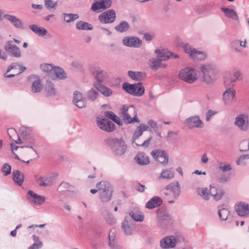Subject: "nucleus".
Returning <instances> with one entry per match:
<instances>
[{"label":"nucleus","mask_w":249,"mask_h":249,"mask_svg":"<svg viewBox=\"0 0 249 249\" xmlns=\"http://www.w3.org/2000/svg\"><path fill=\"white\" fill-rule=\"evenodd\" d=\"M98 90L94 87L88 92V98L89 100L93 101L97 97Z\"/></svg>","instance_id":"50"},{"label":"nucleus","mask_w":249,"mask_h":249,"mask_svg":"<svg viewBox=\"0 0 249 249\" xmlns=\"http://www.w3.org/2000/svg\"><path fill=\"white\" fill-rule=\"evenodd\" d=\"M230 179V175L223 174L220 177L218 178V181L220 183H225L229 181Z\"/></svg>","instance_id":"62"},{"label":"nucleus","mask_w":249,"mask_h":249,"mask_svg":"<svg viewBox=\"0 0 249 249\" xmlns=\"http://www.w3.org/2000/svg\"><path fill=\"white\" fill-rule=\"evenodd\" d=\"M135 160L139 165H147L149 163L148 157L143 152H139L135 157Z\"/></svg>","instance_id":"30"},{"label":"nucleus","mask_w":249,"mask_h":249,"mask_svg":"<svg viewBox=\"0 0 249 249\" xmlns=\"http://www.w3.org/2000/svg\"><path fill=\"white\" fill-rule=\"evenodd\" d=\"M19 133L23 139L28 141V144L23 146L22 147L30 148L33 149L35 152H36L33 148L35 146V139L31 134L30 128L23 126L20 128Z\"/></svg>","instance_id":"10"},{"label":"nucleus","mask_w":249,"mask_h":249,"mask_svg":"<svg viewBox=\"0 0 249 249\" xmlns=\"http://www.w3.org/2000/svg\"><path fill=\"white\" fill-rule=\"evenodd\" d=\"M109 242L108 245L111 249H123L122 247L118 245L115 241V236L114 233L111 231H110L108 234Z\"/></svg>","instance_id":"41"},{"label":"nucleus","mask_w":249,"mask_h":249,"mask_svg":"<svg viewBox=\"0 0 249 249\" xmlns=\"http://www.w3.org/2000/svg\"><path fill=\"white\" fill-rule=\"evenodd\" d=\"M197 194L203 199L208 200L209 199L211 196V189H209L206 187H198L196 190Z\"/></svg>","instance_id":"32"},{"label":"nucleus","mask_w":249,"mask_h":249,"mask_svg":"<svg viewBox=\"0 0 249 249\" xmlns=\"http://www.w3.org/2000/svg\"><path fill=\"white\" fill-rule=\"evenodd\" d=\"M5 50L12 56L15 57H20L21 53L19 48L16 45L11 44L10 42H7L5 46Z\"/></svg>","instance_id":"21"},{"label":"nucleus","mask_w":249,"mask_h":249,"mask_svg":"<svg viewBox=\"0 0 249 249\" xmlns=\"http://www.w3.org/2000/svg\"><path fill=\"white\" fill-rule=\"evenodd\" d=\"M111 4V0H101L93 3L91 5V10L93 11H96L101 9H106L109 8Z\"/></svg>","instance_id":"20"},{"label":"nucleus","mask_w":249,"mask_h":249,"mask_svg":"<svg viewBox=\"0 0 249 249\" xmlns=\"http://www.w3.org/2000/svg\"><path fill=\"white\" fill-rule=\"evenodd\" d=\"M162 204V200L160 197L154 196L146 203L145 208L148 209H153L160 207Z\"/></svg>","instance_id":"25"},{"label":"nucleus","mask_w":249,"mask_h":249,"mask_svg":"<svg viewBox=\"0 0 249 249\" xmlns=\"http://www.w3.org/2000/svg\"><path fill=\"white\" fill-rule=\"evenodd\" d=\"M151 155L157 161L164 165L168 163L169 156L164 151L159 150L153 151L151 152Z\"/></svg>","instance_id":"14"},{"label":"nucleus","mask_w":249,"mask_h":249,"mask_svg":"<svg viewBox=\"0 0 249 249\" xmlns=\"http://www.w3.org/2000/svg\"><path fill=\"white\" fill-rule=\"evenodd\" d=\"M43 89V85L41 84V80L37 79L33 82L31 87V91L33 93H37L40 92Z\"/></svg>","instance_id":"43"},{"label":"nucleus","mask_w":249,"mask_h":249,"mask_svg":"<svg viewBox=\"0 0 249 249\" xmlns=\"http://www.w3.org/2000/svg\"><path fill=\"white\" fill-rule=\"evenodd\" d=\"M239 147L241 152H246L249 150V141L247 140L242 141L239 145Z\"/></svg>","instance_id":"55"},{"label":"nucleus","mask_w":249,"mask_h":249,"mask_svg":"<svg viewBox=\"0 0 249 249\" xmlns=\"http://www.w3.org/2000/svg\"><path fill=\"white\" fill-rule=\"evenodd\" d=\"M217 113L216 111L210 109L206 113V121L208 122L211 117Z\"/></svg>","instance_id":"64"},{"label":"nucleus","mask_w":249,"mask_h":249,"mask_svg":"<svg viewBox=\"0 0 249 249\" xmlns=\"http://www.w3.org/2000/svg\"><path fill=\"white\" fill-rule=\"evenodd\" d=\"M130 28L129 23L126 21H122L120 23L115 26L114 29L117 32L122 33L125 32L128 30Z\"/></svg>","instance_id":"40"},{"label":"nucleus","mask_w":249,"mask_h":249,"mask_svg":"<svg viewBox=\"0 0 249 249\" xmlns=\"http://www.w3.org/2000/svg\"><path fill=\"white\" fill-rule=\"evenodd\" d=\"M45 90L49 96L55 94V89L53 84L51 81H47L45 85Z\"/></svg>","instance_id":"47"},{"label":"nucleus","mask_w":249,"mask_h":249,"mask_svg":"<svg viewBox=\"0 0 249 249\" xmlns=\"http://www.w3.org/2000/svg\"><path fill=\"white\" fill-rule=\"evenodd\" d=\"M157 220L159 226L161 229L167 228L174 222L172 216L165 211H161L157 213Z\"/></svg>","instance_id":"8"},{"label":"nucleus","mask_w":249,"mask_h":249,"mask_svg":"<svg viewBox=\"0 0 249 249\" xmlns=\"http://www.w3.org/2000/svg\"><path fill=\"white\" fill-rule=\"evenodd\" d=\"M236 81V79H234L231 76H226L224 80V84L226 89H233V87L234 85V83Z\"/></svg>","instance_id":"46"},{"label":"nucleus","mask_w":249,"mask_h":249,"mask_svg":"<svg viewBox=\"0 0 249 249\" xmlns=\"http://www.w3.org/2000/svg\"><path fill=\"white\" fill-rule=\"evenodd\" d=\"M185 123L190 128H201L203 126V123L198 116L188 118L186 119Z\"/></svg>","instance_id":"18"},{"label":"nucleus","mask_w":249,"mask_h":249,"mask_svg":"<svg viewBox=\"0 0 249 249\" xmlns=\"http://www.w3.org/2000/svg\"><path fill=\"white\" fill-rule=\"evenodd\" d=\"M129 215L133 220L137 222H142L144 219L143 215L138 211L130 212Z\"/></svg>","instance_id":"45"},{"label":"nucleus","mask_w":249,"mask_h":249,"mask_svg":"<svg viewBox=\"0 0 249 249\" xmlns=\"http://www.w3.org/2000/svg\"><path fill=\"white\" fill-rule=\"evenodd\" d=\"M122 229L125 234L127 235H131L132 234V229L128 225L127 222L125 220L122 223Z\"/></svg>","instance_id":"53"},{"label":"nucleus","mask_w":249,"mask_h":249,"mask_svg":"<svg viewBox=\"0 0 249 249\" xmlns=\"http://www.w3.org/2000/svg\"><path fill=\"white\" fill-rule=\"evenodd\" d=\"M166 189L170 191L175 198L178 197L180 194V187L178 182L172 183L166 187Z\"/></svg>","instance_id":"27"},{"label":"nucleus","mask_w":249,"mask_h":249,"mask_svg":"<svg viewBox=\"0 0 249 249\" xmlns=\"http://www.w3.org/2000/svg\"><path fill=\"white\" fill-rule=\"evenodd\" d=\"M234 210L237 214L241 217L249 216V205L244 202H238L234 206Z\"/></svg>","instance_id":"15"},{"label":"nucleus","mask_w":249,"mask_h":249,"mask_svg":"<svg viewBox=\"0 0 249 249\" xmlns=\"http://www.w3.org/2000/svg\"><path fill=\"white\" fill-rule=\"evenodd\" d=\"M234 125L243 131L249 129V116L247 113H242L237 115L235 119Z\"/></svg>","instance_id":"11"},{"label":"nucleus","mask_w":249,"mask_h":249,"mask_svg":"<svg viewBox=\"0 0 249 249\" xmlns=\"http://www.w3.org/2000/svg\"><path fill=\"white\" fill-rule=\"evenodd\" d=\"M220 10L221 11L224 13L225 15L227 17L236 21L239 20L238 17L236 14V12L234 10L225 7H221Z\"/></svg>","instance_id":"35"},{"label":"nucleus","mask_w":249,"mask_h":249,"mask_svg":"<svg viewBox=\"0 0 249 249\" xmlns=\"http://www.w3.org/2000/svg\"><path fill=\"white\" fill-rule=\"evenodd\" d=\"M64 20L67 23H70L79 18V15L76 14H63Z\"/></svg>","instance_id":"48"},{"label":"nucleus","mask_w":249,"mask_h":249,"mask_svg":"<svg viewBox=\"0 0 249 249\" xmlns=\"http://www.w3.org/2000/svg\"><path fill=\"white\" fill-rule=\"evenodd\" d=\"M194 51V53H191L193 55L191 57L192 58L197 60H202L205 58V54L204 52L197 51L196 49Z\"/></svg>","instance_id":"52"},{"label":"nucleus","mask_w":249,"mask_h":249,"mask_svg":"<svg viewBox=\"0 0 249 249\" xmlns=\"http://www.w3.org/2000/svg\"><path fill=\"white\" fill-rule=\"evenodd\" d=\"M218 216L221 220L225 221L228 219L230 211L225 208H222L218 211Z\"/></svg>","instance_id":"51"},{"label":"nucleus","mask_w":249,"mask_h":249,"mask_svg":"<svg viewBox=\"0 0 249 249\" xmlns=\"http://www.w3.org/2000/svg\"><path fill=\"white\" fill-rule=\"evenodd\" d=\"M123 88L127 93L136 96H141L144 92V88L142 83L130 84L124 82Z\"/></svg>","instance_id":"7"},{"label":"nucleus","mask_w":249,"mask_h":249,"mask_svg":"<svg viewBox=\"0 0 249 249\" xmlns=\"http://www.w3.org/2000/svg\"><path fill=\"white\" fill-rule=\"evenodd\" d=\"M45 6L48 9L55 8L57 5V1L53 2L52 0H45Z\"/></svg>","instance_id":"59"},{"label":"nucleus","mask_w":249,"mask_h":249,"mask_svg":"<svg viewBox=\"0 0 249 249\" xmlns=\"http://www.w3.org/2000/svg\"><path fill=\"white\" fill-rule=\"evenodd\" d=\"M129 76L133 80L140 81L145 78L146 75L144 73L141 71H128Z\"/></svg>","instance_id":"39"},{"label":"nucleus","mask_w":249,"mask_h":249,"mask_svg":"<svg viewBox=\"0 0 249 249\" xmlns=\"http://www.w3.org/2000/svg\"><path fill=\"white\" fill-rule=\"evenodd\" d=\"M2 171L4 176H7L11 172V166L8 163H4L2 167Z\"/></svg>","instance_id":"57"},{"label":"nucleus","mask_w":249,"mask_h":249,"mask_svg":"<svg viewBox=\"0 0 249 249\" xmlns=\"http://www.w3.org/2000/svg\"><path fill=\"white\" fill-rule=\"evenodd\" d=\"M29 28L38 36H44L47 34V31L43 27H39L36 25H31Z\"/></svg>","instance_id":"37"},{"label":"nucleus","mask_w":249,"mask_h":249,"mask_svg":"<svg viewBox=\"0 0 249 249\" xmlns=\"http://www.w3.org/2000/svg\"><path fill=\"white\" fill-rule=\"evenodd\" d=\"M36 182L40 187H48L53 184V178L52 177H40L36 179Z\"/></svg>","instance_id":"26"},{"label":"nucleus","mask_w":249,"mask_h":249,"mask_svg":"<svg viewBox=\"0 0 249 249\" xmlns=\"http://www.w3.org/2000/svg\"><path fill=\"white\" fill-rule=\"evenodd\" d=\"M119 115L125 124L139 123L140 121L137 117L135 108L133 105H124L120 109Z\"/></svg>","instance_id":"3"},{"label":"nucleus","mask_w":249,"mask_h":249,"mask_svg":"<svg viewBox=\"0 0 249 249\" xmlns=\"http://www.w3.org/2000/svg\"><path fill=\"white\" fill-rule=\"evenodd\" d=\"M67 77V74L65 71L59 67H55L53 73L52 79H54L57 78L59 79H64Z\"/></svg>","instance_id":"33"},{"label":"nucleus","mask_w":249,"mask_h":249,"mask_svg":"<svg viewBox=\"0 0 249 249\" xmlns=\"http://www.w3.org/2000/svg\"><path fill=\"white\" fill-rule=\"evenodd\" d=\"M14 181L19 186H21L24 180L23 174L19 170H14L12 172Z\"/></svg>","instance_id":"31"},{"label":"nucleus","mask_w":249,"mask_h":249,"mask_svg":"<svg viewBox=\"0 0 249 249\" xmlns=\"http://www.w3.org/2000/svg\"><path fill=\"white\" fill-rule=\"evenodd\" d=\"M184 241L182 234L179 232L174 233L172 235L166 236L160 241V246L162 249L174 248L176 245Z\"/></svg>","instance_id":"4"},{"label":"nucleus","mask_w":249,"mask_h":249,"mask_svg":"<svg viewBox=\"0 0 249 249\" xmlns=\"http://www.w3.org/2000/svg\"><path fill=\"white\" fill-rule=\"evenodd\" d=\"M143 133L142 130L141 129L139 128V126L137 127V129L134 132L132 139V143H135L136 140L141 136L142 135Z\"/></svg>","instance_id":"58"},{"label":"nucleus","mask_w":249,"mask_h":249,"mask_svg":"<svg viewBox=\"0 0 249 249\" xmlns=\"http://www.w3.org/2000/svg\"><path fill=\"white\" fill-rule=\"evenodd\" d=\"M76 28L78 30H91L93 29V26L91 24L83 21H78L76 24Z\"/></svg>","instance_id":"44"},{"label":"nucleus","mask_w":249,"mask_h":249,"mask_svg":"<svg viewBox=\"0 0 249 249\" xmlns=\"http://www.w3.org/2000/svg\"><path fill=\"white\" fill-rule=\"evenodd\" d=\"M105 116L112 121H114L115 118H117V116L113 112L109 111H106L104 112Z\"/></svg>","instance_id":"61"},{"label":"nucleus","mask_w":249,"mask_h":249,"mask_svg":"<svg viewBox=\"0 0 249 249\" xmlns=\"http://www.w3.org/2000/svg\"><path fill=\"white\" fill-rule=\"evenodd\" d=\"M96 124L100 129L105 131L111 132L115 129V125L111 121L101 116L97 117Z\"/></svg>","instance_id":"9"},{"label":"nucleus","mask_w":249,"mask_h":249,"mask_svg":"<svg viewBox=\"0 0 249 249\" xmlns=\"http://www.w3.org/2000/svg\"><path fill=\"white\" fill-rule=\"evenodd\" d=\"M96 187L99 191V196L102 202H107L111 200L113 189L109 182L100 181L97 183Z\"/></svg>","instance_id":"5"},{"label":"nucleus","mask_w":249,"mask_h":249,"mask_svg":"<svg viewBox=\"0 0 249 249\" xmlns=\"http://www.w3.org/2000/svg\"><path fill=\"white\" fill-rule=\"evenodd\" d=\"M101 212L103 218L108 224L112 225L116 222V218L107 210L103 208L101 209Z\"/></svg>","instance_id":"28"},{"label":"nucleus","mask_w":249,"mask_h":249,"mask_svg":"<svg viewBox=\"0 0 249 249\" xmlns=\"http://www.w3.org/2000/svg\"><path fill=\"white\" fill-rule=\"evenodd\" d=\"M231 47L232 49H234L237 53H240L241 50L239 48L238 40H233L230 43Z\"/></svg>","instance_id":"60"},{"label":"nucleus","mask_w":249,"mask_h":249,"mask_svg":"<svg viewBox=\"0 0 249 249\" xmlns=\"http://www.w3.org/2000/svg\"><path fill=\"white\" fill-rule=\"evenodd\" d=\"M27 198L31 204L36 206L41 205L46 199L45 196L39 195L32 190H29L28 192Z\"/></svg>","instance_id":"12"},{"label":"nucleus","mask_w":249,"mask_h":249,"mask_svg":"<svg viewBox=\"0 0 249 249\" xmlns=\"http://www.w3.org/2000/svg\"><path fill=\"white\" fill-rule=\"evenodd\" d=\"M147 124L149 127H150L154 131H156L158 128L157 123L153 120H149L147 122Z\"/></svg>","instance_id":"63"},{"label":"nucleus","mask_w":249,"mask_h":249,"mask_svg":"<svg viewBox=\"0 0 249 249\" xmlns=\"http://www.w3.org/2000/svg\"><path fill=\"white\" fill-rule=\"evenodd\" d=\"M200 70L202 73V80L206 84H213L216 79L218 72L216 66L212 63H205L201 65Z\"/></svg>","instance_id":"1"},{"label":"nucleus","mask_w":249,"mask_h":249,"mask_svg":"<svg viewBox=\"0 0 249 249\" xmlns=\"http://www.w3.org/2000/svg\"><path fill=\"white\" fill-rule=\"evenodd\" d=\"M58 192L61 194H64L66 192L71 193H76L77 190L76 188L72 185H70L66 182H62L58 188Z\"/></svg>","instance_id":"23"},{"label":"nucleus","mask_w":249,"mask_h":249,"mask_svg":"<svg viewBox=\"0 0 249 249\" xmlns=\"http://www.w3.org/2000/svg\"><path fill=\"white\" fill-rule=\"evenodd\" d=\"M235 95V91L233 89H227L223 93V100L225 105H230L232 102Z\"/></svg>","instance_id":"24"},{"label":"nucleus","mask_w":249,"mask_h":249,"mask_svg":"<svg viewBox=\"0 0 249 249\" xmlns=\"http://www.w3.org/2000/svg\"><path fill=\"white\" fill-rule=\"evenodd\" d=\"M178 78L188 84H193L197 80V72L194 69L186 67L181 69L178 73Z\"/></svg>","instance_id":"6"},{"label":"nucleus","mask_w":249,"mask_h":249,"mask_svg":"<svg viewBox=\"0 0 249 249\" xmlns=\"http://www.w3.org/2000/svg\"><path fill=\"white\" fill-rule=\"evenodd\" d=\"M55 67L50 64H43L40 65V69L47 73L51 78L53 77V73Z\"/></svg>","instance_id":"42"},{"label":"nucleus","mask_w":249,"mask_h":249,"mask_svg":"<svg viewBox=\"0 0 249 249\" xmlns=\"http://www.w3.org/2000/svg\"><path fill=\"white\" fill-rule=\"evenodd\" d=\"M122 41L124 45L129 47L138 48L142 45V41L135 36H125Z\"/></svg>","instance_id":"16"},{"label":"nucleus","mask_w":249,"mask_h":249,"mask_svg":"<svg viewBox=\"0 0 249 249\" xmlns=\"http://www.w3.org/2000/svg\"><path fill=\"white\" fill-rule=\"evenodd\" d=\"M155 53L158 58L161 59L162 61H166L170 58L169 52L165 49H157L155 50Z\"/></svg>","instance_id":"38"},{"label":"nucleus","mask_w":249,"mask_h":249,"mask_svg":"<svg viewBox=\"0 0 249 249\" xmlns=\"http://www.w3.org/2000/svg\"><path fill=\"white\" fill-rule=\"evenodd\" d=\"M174 171L172 169L166 168L161 171L159 178V179H171L174 178Z\"/></svg>","instance_id":"36"},{"label":"nucleus","mask_w":249,"mask_h":249,"mask_svg":"<svg viewBox=\"0 0 249 249\" xmlns=\"http://www.w3.org/2000/svg\"><path fill=\"white\" fill-rule=\"evenodd\" d=\"M182 48L184 51L186 53L188 54L190 57H192L193 55H192L191 53H194V51L196 50V49L193 48L192 46L188 43L184 44L182 46Z\"/></svg>","instance_id":"54"},{"label":"nucleus","mask_w":249,"mask_h":249,"mask_svg":"<svg viewBox=\"0 0 249 249\" xmlns=\"http://www.w3.org/2000/svg\"><path fill=\"white\" fill-rule=\"evenodd\" d=\"M72 102L74 105L80 108L85 107L86 106V102L84 99L83 94L77 90L73 92Z\"/></svg>","instance_id":"19"},{"label":"nucleus","mask_w":249,"mask_h":249,"mask_svg":"<svg viewBox=\"0 0 249 249\" xmlns=\"http://www.w3.org/2000/svg\"><path fill=\"white\" fill-rule=\"evenodd\" d=\"M91 70L92 74L97 82V83L101 84L108 77L107 72L102 70L99 67L92 68Z\"/></svg>","instance_id":"17"},{"label":"nucleus","mask_w":249,"mask_h":249,"mask_svg":"<svg viewBox=\"0 0 249 249\" xmlns=\"http://www.w3.org/2000/svg\"><path fill=\"white\" fill-rule=\"evenodd\" d=\"M161 61L162 60L158 58H152L150 64V68L153 71H157L160 67Z\"/></svg>","instance_id":"49"},{"label":"nucleus","mask_w":249,"mask_h":249,"mask_svg":"<svg viewBox=\"0 0 249 249\" xmlns=\"http://www.w3.org/2000/svg\"><path fill=\"white\" fill-rule=\"evenodd\" d=\"M4 18L10 22L17 29H24V27L21 20L17 17L12 15H5Z\"/></svg>","instance_id":"22"},{"label":"nucleus","mask_w":249,"mask_h":249,"mask_svg":"<svg viewBox=\"0 0 249 249\" xmlns=\"http://www.w3.org/2000/svg\"><path fill=\"white\" fill-rule=\"evenodd\" d=\"M94 87L104 96L109 97L113 93V92L110 89L101 84L95 83L94 84Z\"/></svg>","instance_id":"29"},{"label":"nucleus","mask_w":249,"mask_h":249,"mask_svg":"<svg viewBox=\"0 0 249 249\" xmlns=\"http://www.w3.org/2000/svg\"><path fill=\"white\" fill-rule=\"evenodd\" d=\"M230 164L220 162L219 163V169L223 172L230 171L231 170Z\"/></svg>","instance_id":"56"},{"label":"nucleus","mask_w":249,"mask_h":249,"mask_svg":"<svg viewBox=\"0 0 249 249\" xmlns=\"http://www.w3.org/2000/svg\"><path fill=\"white\" fill-rule=\"evenodd\" d=\"M211 196H212L215 200H220L224 195L225 192L221 189H215L213 185H210Z\"/></svg>","instance_id":"34"},{"label":"nucleus","mask_w":249,"mask_h":249,"mask_svg":"<svg viewBox=\"0 0 249 249\" xmlns=\"http://www.w3.org/2000/svg\"><path fill=\"white\" fill-rule=\"evenodd\" d=\"M98 18L101 23H111L115 20V12L113 10H108L101 14L99 16Z\"/></svg>","instance_id":"13"},{"label":"nucleus","mask_w":249,"mask_h":249,"mask_svg":"<svg viewBox=\"0 0 249 249\" xmlns=\"http://www.w3.org/2000/svg\"><path fill=\"white\" fill-rule=\"evenodd\" d=\"M106 142L116 156L123 155L126 151L127 146L122 138L110 137L106 140Z\"/></svg>","instance_id":"2"}]
</instances>
